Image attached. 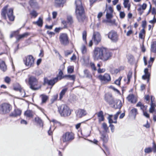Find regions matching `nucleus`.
<instances>
[{
    "label": "nucleus",
    "instance_id": "16",
    "mask_svg": "<svg viewBox=\"0 0 156 156\" xmlns=\"http://www.w3.org/2000/svg\"><path fill=\"white\" fill-rule=\"evenodd\" d=\"M58 80L57 78H54L53 79L49 80L47 78H45L44 79V83H47L49 85H54L55 83L57 82Z\"/></svg>",
    "mask_w": 156,
    "mask_h": 156
},
{
    "label": "nucleus",
    "instance_id": "8",
    "mask_svg": "<svg viewBox=\"0 0 156 156\" xmlns=\"http://www.w3.org/2000/svg\"><path fill=\"white\" fill-rule=\"evenodd\" d=\"M12 108L11 106L9 104L4 103L0 105V112L2 114L9 113Z\"/></svg>",
    "mask_w": 156,
    "mask_h": 156
},
{
    "label": "nucleus",
    "instance_id": "15",
    "mask_svg": "<svg viewBox=\"0 0 156 156\" xmlns=\"http://www.w3.org/2000/svg\"><path fill=\"white\" fill-rule=\"evenodd\" d=\"M120 113V112L119 111L117 112L114 115V119L115 120L114 121H113L112 119L113 115H109L108 117L109 123V124H112L113 123H116L117 122L116 120L118 118L119 115Z\"/></svg>",
    "mask_w": 156,
    "mask_h": 156
},
{
    "label": "nucleus",
    "instance_id": "33",
    "mask_svg": "<svg viewBox=\"0 0 156 156\" xmlns=\"http://www.w3.org/2000/svg\"><path fill=\"white\" fill-rule=\"evenodd\" d=\"M63 73L62 70H60L59 71L56 77H55L56 78H57V80L58 81L59 80H60L62 79L63 78Z\"/></svg>",
    "mask_w": 156,
    "mask_h": 156
},
{
    "label": "nucleus",
    "instance_id": "6",
    "mask_svg": "<svg viewBox=\"0 0 156 156\" xmlns=\"http://www.w3.org/2000/svg\"><path fill=\"white\" fill-rule=\"evenodd\" d=\"M104 48V47H97L94 48L93 55V57L94 59H100Z\"/></svg>",
    "mask_w": 156,
    "mask_h": 156
},
{
    "label": "nucleus",
    "instance_id": "29",
    "mask_svg": "<svg viewBox=\"0 0 156 156\" xmlns=\"http://www.w3.org/2000/svg\"><path fill=\"white\" fill-rule=\"evenodd\" d=\"M145 33L144 29H142L139 33V37L142 39H144L145 37Z\"/></svg>",
    "mask_w": 156,
    "mask_h": 156
},
{
    "label": "nucleus",
    "instance_id": "49",
    "mask_svg": "<svg viewBox=\"0 0 156 156\" xmlns=\"http://www.w3.org/2000/svg\"><path fill=\"white\" fill-rule=\"evenodd\" d=\"M87 35V32L86 31H84L82 33L83 39L85 43H87L86 37Z\"/></svg>",
    "mask_w": 156,
    "mask_h": 156
},
{
    "label": "nucleus",
    "instance_id": "32",
    "mask_svg": "<svg viewBox=\"0 0 156 156\" xmlns=\"http://www.w3.org/2000/svg\"><path fill=\"white\" fill-rule=\"evenodd\" d=\"M151 51L154 52H156V41H154L153 42L152 44L151 45Z\"/></svg>",
    "mask_w": 156,
    "mask_h": 156
},
{
    "label": "nucleus",
    "instance_id": "9",
    "mask_svg": "<svg viewBox=\"0 0 156 156\" xmlns=\"http://www.w3.org/2000/svg\"><path fill=\"white\" fill-rule=\"evenodd\" d=\"M102 53L100 60L103 61H106L110 59L112 56V53L105 48H104Z\"/></svg>",
    "mask_w": 156,
    "mask_h": 156
},
{
    "label": "nucleus",
    "instance_id": "24",
    "mask_svg": "<svg viewBox=\"0 0 156 156\" xmlns=\"http://www.w3.org/2000/svg\"><path fill=\"white\" fill-rule=\"evenodd\" d=\"M122 106V102L121 100H117L113 106V107L116 109H120Z\"/></svg>",
    "mask_w": 156,
    "mask_h": 156
},
{
    "label": "nucleus",
    "instance_id": "57",
    "mask_svg": "<svg viewBox=\"0 0 156 156\" xmlns=\"http://www.w3.org/2000/svg\"><path fill=\"white\" fill-rule=\"evenodd\" d=\"M90 66L93 70H97L96 67L95 66V64L94 63L91 62L90 63Z\"/></svg>",
    "mask_w": 156,
    "mask_h": 156
},
{
    "label": "nucleus",
    "instance_id": "40",
    "mask_svg": "<svg viewBox=\"0 0 156 156\" xmlns=\"http://www.w3.org/2000/svg\"><path fill=\"white\" fill-rule=\"evenodd\" d=\"M131 26H129L127 27V29H129V30L126 33V35L127 36H129L133 33V31L131 29Z\"/></svg>",
    "mask_w": 156,
    "mask_h": 156
},
{
    "label": "nucleus",
    "instance_id": "5",
    "mask_svg": "<svg viewBox=\"0 0 156 156\" xmlns=\"http://www.w3.org/2000/svg\"><path fill=\"white\" fill-rule=\"evenodd\" d=\"M74 138V134L72 132H68L63 135L60 140L61 142L65 143L71 141Z\"/></svg>",
    "mask_w": 156,
    "mask_h": 156
},
{
    "label": "nucleus",
    "instance_id": "47",
    "mask_svg": "<svg viewBox=\"0 0 156 156\" xmlns=\"http://www.w3.org/2000/svg\"><path fill=\"white\" fill-rule=\"evenodd\" d=\"M102 128L104 129V131L106 132H107L108 130V128L107 126L106 123H103L102 124Z\"/></svg>",
    "mask_w": 156,
    "mask_h": 156
},
{
    "label": "nucleus",
    "instance_id": "50",
    "mask_svg": "<svg viewBox=\"0 0 156 156\" xmlns=\"http://www.w3.org/2000/svg\"><path fill=\"white\" fill-rule=\"evenodd\" d=\"M85 64H88L89 63V58L88 56L85 57L83 59Z\"/></svg>",
    "mask_w": 156,
    "mask_h": 156
},
{
    "label": "nucleus",
    "instance_id": "28",
    "mask_svg": "<svg viewBox=\"0 0 156 156\" xmlns=\"http://www.w3.org/2000/svg\"><path fill=\"white\" fill-rule=\"evenodd\" d=\"M145 75H143L142 77V79L144 80H145L146 78L150 77V74L148 72V69L147 68L145 69L144 70Z\"/></svg>",
    "mask_w": 156,
    "mask_h": 156
},
{
    "label": "nucleus",
    "instance_id": "46",
    "mask_svg": "<svg viewBox=\"0 0 156 156\" xmlns=\"http://www.w3.org/2000/svg\"><path fill=\"white\" fill-rule=\"evenodd\" d=\"M30 14L34 18H36L38 15L37 13L34 10L30 12Z\"/></svg>",
    "mask_w": 156,
    "mask_h": 156
},
{
    "label": "nucleus",
    "instance_id": "20",
    "mask_svg": "<svg viewBox=\"0 0 156 156\" xmlns=\"http://www.w3.org/2000/svg\"><path fill=\"white\" fill-rule=\"evenodd\" d=\"M34 112L31 110H27L25 111L24 115L27 118L30 119L32 118L34 115Z\"/></svg>",
    "mask_w": 156,
    "mask_h": 156
},
{
    "label": "nucleus",
    "instance_id": "13",
    "mask_svg": "<svg viewBox=\"0 0 156 156\" xmlns=\"http://www.w3.org/2000/svg\"><path fill=\"white\" fill-rule=\"evenodd\" d=\"M98 78L102 81L107 83L110 81L111 78L110 75L108 73H105L104 75H100L98 76Z\"/></svg>",
    "mask_w": 156,
    "mask_h": 156
},
{
    "label": "nucleus",
    "instance_id": "59",
    "mask_svg": "<svg viewBox=\"0 0 156 156\" xmlns=\"http://www.w3.org/2000/svg\"><path fill=\"white\" fill-rule=\"evenodd\" d=\"M10 81V78L8 76L6 77L5 78V81L7 83H9Z\"/></svg>",
    "mask_w": 156,
    "mask_h": 156
},
{
    "label": "nucleus",
    "instance_id": "36",
    "mask_svg": "<svg viewBox=\"0 0 156 156\" xmlns=\"http://www.w3.org/2000/svg\"><path fill=\"white\" fill-rule=\"evenodd\" d=\"M67 90V88H65L63 89L61 92L59 94V98L61 100L63 98V96L64 95L65 93Z\"/></svg>",
    "mask_w": 156,
    "mask_h": 156
},
{
    "label": "nucleus",
    "instance_id": "53",
    "mask_svg": "<svg viewBox=\"0 0 156 156\" xmlns=\"http://www.w3.org/2000/svg\"><path fill=\"white\" fill-rule=\"evenodd\" d=\"M42 73L41 70H37L34 72V74L37 76H39Z\"/></svg>",
    "mask_w": 156,
    "mask_h": 156
},
{
    "label": "nucleus",
    "instance_id": "30",
    "mask_svg": "<svg viewBox=\"0 0 156 156\" xmlns=\"http://www.w3.org/2000/svg\"><path fill=\"white\" fill-rule=\"evenodd\" d=\"M84 76L89 79H91L92 78V75L89 71L87 70H84Z\"/></svg>",
    "mask_w": 156,
    "mask_h": 156
},
{
    "label": "nucleus",
    "instance_id": "61",
    "mask_svg": "<svg viewBox=\"0 0 156 156\" xmlns=\"http://www.w3.org/2000/svg\"><path fill=\"white\" fill-rule=\"evenodd\" d=\"M105 71V69L104 68L101 69L100 68H98V72L99 73H103Z\"/></svg>",
    "mask_w": 156,
    "mask_h": 156
},
{
    "label": "nucleus",
    "instance_id": "55",
    "mask_svg": "<svg viewBox=\"0 0 156 156\" xmlns=\"http://www.w3.org/2000/svg\"><path fill=\"white\" fill-rule=\"evenodd\" d=\"M106 18L107 19H110L112 17V13H108L107 12L106 14Z\"/></svg>",
    "mask_w": 156,
    "mask_h": 156
},
{
    "label": "nucleus",
    "instance_id": "58",
    "mask_svg": "<svg viewBox=\"0 0 156 156\" xmlns=\"http://www.w3.org/2000/svg\"><path fill=\"white\" fill-rule=\"evenodd\" d=\"M68 77L67 78V79H69L71 80L74 81L75 79V76L74 75H69Z\"/></svg>",
    "mask_w": 156,
    "mask_h": 156
},
{
    "label": "nucleus",
    "instance_id": "4",
    "mask_svg": "<svg viewBox=\"0 0 156 156\" xmlns=\"http://www.w3.org/2000/svg\"><path fill=\"white\" fill-rule=\"evenodd\" d=\"M38 80L34 76H30L29 77L28 83L30 88L33 90H37L40 87H37L38 85Z\"/></svg>",
    "mask_w": 156,
    "mask_h": 156
},
{
    "label": "nucleus",
    "instance_id": "31",
    "mask_svg": "<svg viewBox=\"0 0 156 156\" xmlns=\"http://www.w3.org/2000/svg\"><path fill=\"white\" fill-rule=\"evenodd\" d=\"M101 139L103 140L104 143H107L108 141V137L106 134H102L101 135Z\"/></svg>",
    "mask_w": 156,
    "mask_h": 156
},
{
    "label": "nucleus",
    "instance_id": "34",
    "mask_svg": "<svg viewBox=\"0 0 156 156\" xmlns=\"http://www.w3.org/2000/svg\"><path fill=\"white\" fill-rule=\"evenodd\" d=\"M30 33L28 32H26L22 34L19 35L18 36V37L17 38V39L18 40H19L22 38L25 37H27V36L30 35Z\"/></svg>",
    "mask_w": 156,
    "mask_h": 156
},
{
    "label": "nucleus",
    "instance_id": "64",
    "mask_svg": "<svg viewBox=\"0 0 156 156\" xmlns=\"http://www.w3.org/2000/svg\"><path fill=\"white\" fill-rule=\"evenodd\" d=\"M143 114L144 116L146 117L147 118H149V114L147 113L146 112L144 111L143 112Z\"/></svg>",
    "mask_w": 156,
    "mask_h": 156
},
{
    "label": "nucleus",
    "instance_id": "12",
    "mask_svg": "<svg viewBox=\"0 0 156 156\" xmlns=\"http://www.w3.org/2000/svg\"><path fill=\"white\" fill-rule=\"evenodd\" d=\"M92 39L94 44L97 45L101 41V37L100 34L98 32H94Z\"/></svg>",
    "mask_w": 156,
    "mask_h": 156
},
{
    "label": "nucleus",
    "instance_id": "17",
    "mask_svg": "<svg viewBox=\"0 0 156 156\" xmlns=\"http://www.w3.org/2000/svg\"><path fill=\"white\" fill-rule=\"evenodd\" d=\"M76 116L77 117L81 118L87 114L86 111L84 109H79L76 112Z\"/></svg>",
    "mask_w": 156,
    "mask_h": 156
},
{
    "label": "nucleus",
    "instance_id": "37",
    "mask_svg": "<svg viewBox=\"0 0 156 156\" xmlns=\"http://www.w3.org/2000/svg\"><path fill=\"white\" fill-rule=\"evenodd\" d=\"M29 4L32 7H34L37 6L38 5L36 0H30L29 2Z\"/></svg>",
    "mask_w": 156,
    "mask_h": 156
},
{
    "label": "nucleus",
    "instance_id": "42",
    "mask_svg": "<svg viewBox=\"0 0 156 156\" xmlns=\"http://www.w3.org/2000/svg\"><path fill=\"white\" fill-rule=\"evenodd\" d=\"M74 67L73 66H69L68 67L67 72L69 73H71L73 72Z\"/></svg>",
    "mask_w": 156,
    "mask_h": 156
},
{
    "label": "nucleus",
    "instance_id": "3",
    "mask_svg": "<svg viewBox=\"0 0 156 156\" xmlns=\"http://www.w3.org/2000/svg\"><path fill=\"white\" fill-rule=\"evenodd\" d=\"M58 110L61 116L64 117L70 115L72 111L68 106L65 105H62L58 107Z\"/></svg>",
    "mask_w": 156,
    "mask_h": 156
},
{
    "label": "nucleus",
    "instance_id": "62",
    "mask_svg": "<svg viewBox=\"0 0 156 156\" xmlns=\"http://www.w3.org/2000/svg\"><path fill=\"white\" fill-rule=\"evenodd\" d=\"M110 87L114 91L116 92L118 94H120V92L117 89L115 88L114 87L111 86Z\"/></svg>",
    "mask_w": 156,
    "mask_h": 156
},
{
    "label": "nucleus",
    "instance_id": "48",
    "mask_svg": "<svg viewBox=\"0 0 156 156\" xmlns=\"http://www.w3.org/2000/svg\"><path fill=\"white\" fill-rule=\"evenodd\" d=\"M120 70L119 69L113 68L111 69L110 70V71L112 74H113L117 73Z\"/></svg>",
    "mask_w": 156,
    "mask_h": 156
},
{
    "label": "nucleus",
    "instance_id": "1",
    "mask_svg": "<svg viewBox=\"0 0 156 156\" xmlns=\"http://www.w3.org/2000/svg\"><path fill=\"white\" fill-rule=\"evenodd\" d=\"M76 5V13L77 18L80 22H83L85 19L84 15V9L82 5L80 0H76L75 2Z\"/></svg>",
    "mask_w": 156,
    "mask_h": 156
},
{
    "label": "nucleus",
    "instance_id": "35",
    "mask_svg": "<svg viewBox=\"0 0 156 156\" xmlns=\"http://www.w3.org/2000/svg\"><path fill=\"white\" fill-rule=\"evenodd\" d=\"M132 76V72L131 71H129L127 75V81L126 83L128 84L130 81V79Z\"/></svg>",
    "mask_w": 156,
    "mask_h": 156
},
{
    "label": "nucleus",
    "instance_id": "45",
    "mask_svg": "<svg viewBox=\"0 0 156 156\" xmlns=\"http://www.w3.org/2000/svg\"><path fill=\"white\" fill-rule=\"evenodd\" d=\"M68 22L69 24H72L73 22L72 17L71 16H68L67 18Z\"/></svg>",
    "mask_w": 156,
    "mask_h": 156
},
{
    "label": "nucleus",
    "instance_id": "19",
    "mask_svg": "<svg viewBox=\"0 0 156 156\" xmlns=\"http://www.w3.org/2000/svg\"><path fill=\"white\" fill-rule=\"evenodd\" d=\"M105 99V101L110 104H112L114 102V99L111 94H106Z\"/></svg>",
    "mask_w": 156,
    "mask_h": 156
},
{
    "label": "nucleus",
    "instance_id": "60",
    "mask_svg": "<svg viewBox=\"0 0 156 156\" xmlns=\"http://www.w3.org/2000/svg\"><path fill=\"white\" fill-rule=\"evenodd\" d=\"M58 97V94H57L54 95V96H53V98L51 99V101H52V102L54 101H56Z\"/></svg>",
    "mask_w": 156,
    "mask_h": 156
},
{
    "label": "nucleus",
    "instance_id": "52",
    "mask_svg": "<svg viewBox=\"0 0 156 156\" xmlns=\"http://www.w3.org/2000/svg\"><path fill=\"white\" fill-rule=\"evenodd\" d=\"M19 91L21 93V96L22 97H24L25 96V93L24 90L22 88H19Z\"/></svg>",
    "mask_w": 156,
    "mask_h": 156
},
{
    "label": "nucleus",
    "instance_id": "2",
    "mask_svg": "<svg viewBox=\"0 0 156 156\" xmlns=\"http://www.w3.org/2000/svg\"><path fill=\"white\" fill-rule=\"evenodd\" d=\"M8 5H6L2 10L1 15L5 19H6V15L10 21H14L15 18L13 15V9L12 8L8 9Z\"/></svg>",
    "mask_w": 156,
    "mask_h": 156
},
{
    "label": "nucleus",
    "instance_id": "23",
    "mask_svg": "<svg viewBox=\"0 0 156 156\" xmlns=\"http://www.w3.org/2000/svg\"><path fill=\"white\" fill-rule=\"evenodd\" d=\"M98 117L99 122H101V121H103L104 119V116L103 114V112L101 111L98 113H96Z\"/></svg>",
    "mask_w": 156,
    "mask_h": 156
},
{
    "label": "nucleus",
    "instance_id": "26",
    "mask_svg": "<svg viewBox=\"0 0 156 156\" xmlns=\"http://www.w3.org/2000/svg\"><path fill=\"white\" fill-rule=\"evenodd\" d=\"M40 97L41 98V104L45 103L48 99V96L44 94H42L40 95Z\"/></svg>",
    "mask_w": 156,
    "mask_h": 156
},
{
    "label": "nucleus",
    "instance_id": "44",
    "mask_svg": "<svg viewBox=\"0 0 156 156\" xmlns=\"http://www.w3.org/2000/svg\"><path fill=\"white\" fill-rule=\"evenodd\" d=\"M80 49L82 53L83 54H85L86 53L87 49L86 47L84 45H83L81 46Z\"/></svg>",
    "mask_w": 156,
    "mask_h": 156
},
{
    "label": "nucleus",
    "instance_id": "11",
    "mask_svg": "<svg viewBox=\"0 0 156 156\" xmlns=\"http://www.w3.org/2000/svg\"><path fill=\"white\" fill-rule=\"evenodd\" d=\"M108 37L113 42H116L118 39V36L115 31L112 30L110 31L108 34Z\"/></svg>",
    "mask_w": 156,
    "mask_h": 156
},
{
    "label": "nucleus",
    "instance_id": "63",
    "mask_svg": "<svg viewBox=\"0 0 156 156\" xmlns=\"http://www.w3.org/2000/svg\"><path fill=\"white\" fill-rule=\"evenodd\" d=\"M109 127H110L112 132H113L114 130V127L113 125L110 124Z\"/></svg>",
    "mask_w": 156,
    "mask_h": 156
},
{
    "label": "nucleus",
    "instance_id": "27",
    "mask_svg": "<svg viewBox=\"0 0 156 156\" xmlns=\"http://www.w3.org/2000/svg\"><path fill=\"white\" fill-rule=\"evenodd\" d=\"M147 7V5L145 3H144L141 7L138 9V11L139 12V13L140 15H141L143 13V11L142 10H144L146 9Z\"/></svg>",
    "mask_w": 156,
    "mask_h": 156
},
{
    "label": "nucleus",
    "instance_id": "22",
    "mask_svg": "<svg viewBox=\"0 0 156 156\" xmlns=\"http://www.w3.org/2000/svg\"><path fill=\"white\" fill-rule=\"evenodd\" d=\"M0 69L3 71H5L7 69V67L4 61L0 59Z\"/></svg>",
    "mask_w": 156,
    "mask_h": 156
},
{
    "label": "nucleus",
    "instance_id": "10",
    "mask_svg": "<svg viewBox=\"0 0 156 156\" xmlns=\"http://www.w3.org/2000/svg\"><path fill=\"white\" fill-rule=\"evenodd\" d=\"M34 58L31 55H28L25 57L23 59V62L25 65L29 67L34 66Z\"/></svg>",
    "mask_w": 156,
    "mask_h": 156
},
{
    "label": "nucleus",
    "instance_id": "25",
    "mask_svg": "<svg viewBox=\"0 0 156 156\" xmlns=\"http://www.w3.org/2000/svg\"><path fill=\"white\" fill-rule=\"evenodd\" d=\"M33 23L34 24L36 25L39 27H41L43 25V20L41 18L39 17L37 21L33 22Z\"/></svg>",
    "mask_w": 156,
    "mask_h": 156
},
{
    "label": "nucleus",
    "instance_id": "54",
    "mask_svg": "<svg viewBox=\"0 0 156 156\" xmlns=\"http://www.w3.org/2000/svg\"><path fill=\"white\" fill-rule=\"evenodd\" d=\"M122 78V77L120 76L118 79L116 80L115 82V83L117 85H119L120 84V81L121 80Z\"/></svg>",
    "mask_w": 156,
    "mask_h": 156
},
{
    "label": "nucleus",
    "instance_id": "18",
    "mask_svg": "<svg viewBox=\"0 0 156 156\" xmlns=\"http://www.w3.org/2000/svg\"><path fill=\"white\" fill-rule=\"evenodd\" d=\"M127 99L129 101L132 103H135L137 101V97L133 94H129L127 97Z\"/></svg>",
    "mask_w": 156,
    "mask_h": 156
},
{
    "label": "nucleus",
    "instance_id": "39",
    "mask_svg": "<svg viewBox=\"0 0 156 156\" xmlns=\"http://www.w3.org/2000/svg\"><path fill=\"white\" fill-rule=\"evenodd\" d=\"M129 0H124L123 3L124 7L125 8H128V10L129 9L130 7L129 5Z\"/></svg>",
    "mask_w": 156,
    "mask_h": 156
},
{
    "label": "nucleus",
    "instance_id": "41",
    "mask_svg": "<svg viewBox=\"0 0 156 156\" xmlns=\"http://www.w3.org/2000/svg\"><path fill=\"white\" fill-rule=\"evenodd\" d=\"M63 2V0H55V5L57 6H60Z\"/></svg>",
    "mask_w": 156,
    "mask_h": 156
},
{
    "label": "nucleus",
    "instance_id": "56",
    "mask_svg": "<svg viewBox=\"0 0 156 156\" xmlns=\"http://www.w3.org/2000/svg\"><path fill=\"white\" fill-rule=\"evenodd\" d=\"M120 17L121 19H123L125 16V14L123 12H120Z\"/></svg>",
    "mask_w": 156,
    "mask_h": 156
},
{
    "label": "nucleus",
    "instance_id": "14",
    "mask_svg": "<svg viewBox=\"0 0 156 156\" xmlns=\"http://www.w3.org/2000/svg\"><path fill=\"white\" fill-rule=\"evenodd\" d=\"M144 152L146 154H149L152 152L154 153L156 152V145L154 142L153 143V147L151 148L150 147H146L144 150Z\"/></svg>",
    "mask_w": 156,
    "mask_h": 156
},
{
    "label": "nucleus",
    "instance_id": "7",
    "mask_svg": "<svg viewBox=\"0 0 156 156\" xmlns=\"http://www.w3.org/2000/svg\"><path fill=\"white\" fill-rule=\"evenodd\" d=\"M59 41L61 44L64 46L68 45L69 43V37L66 33H62L60 34Z\"/></svg>",
    "mask_w": 156,
    "mask_h": 156
},
{
    "label": "nucleus",
    "instance_id": "43",
    "mask_svg": "<svg viewBox=\"0 0 156 156\" xmlns=\"http://www.w3.org/2000/svg\"><path fill=\"white\" fill-rule=\"evenodd\" d=\"M155 106L156 107L155 104H151V107L149 109L150 112L152 113L154 112Z\"/></svg>",
    "mask_w": 156,
    "mask_h": 156
},
{
    "label": "nucleus",
    "instance_id": "38",
    "mask_svg": "<svg viewBox=\"0 0 156 156\" xmlns=\"http://www.w3.org/2000/svg\"><path fill=\"white\" fill-rule=\"evenodd\" d=\"M35 120L39 125L42 127L43 126V124L41 120L38 117H36L35 118Z\"/></svg>",
    "mask_w": 156,
    "mask_h": 156
},
{
    "label": "nucleus",
    "instance_id": "51",
    "mask_svg": "<svg viewBox=\"0 0 156 156\" xmlns=\"http://www.w3.org/2000/svg\"><path fill=\"white\" fill-rule=\"evenodd\" d=\"M131 112L133 115L135 116L137 113V110L136 108H134L131 110Z\"/></svg>",
    "mask_w": 156,
    "mask_h": 156
},
{
    "label": "nucleus",
    "instance_id": "21",
    "mask_svg": "<svg viewBox=\"0 0 156 156\" xmlns=\"http://www.w3.org/2000/svg\"><path fill=\"white\" fill-rule=\"evenodd\" d=\"M21 113V111L18 109H15L14 111L10 114V116L16 117L20 115Z\"/></svg>",
    "mask_w": 156,
    "mask_h": 156
}]
</instances>
